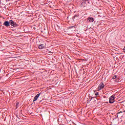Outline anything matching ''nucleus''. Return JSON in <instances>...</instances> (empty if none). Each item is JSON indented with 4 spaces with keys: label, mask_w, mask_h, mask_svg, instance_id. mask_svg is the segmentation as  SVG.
Wrapping results in <instances>:
<instances>
[{
    "label": "nucleus",
    "mask_w": 125,
    "mask_h": 125,
    "mask_svg": "<svg viewBox=\"0 0 125 125\" xmlns=\"http://www.w3.org/2000/svg\"><path fill=\"white\" fill-rule=\"evenodd\" d=\"M45 47V45L42 44L39 46V49H42Z\"/></svg>",
    "instance_id": "6"
},
{
    "label": "nucleus",
    "mask_w": 125,
    "mask_h": 125,
    "mask_svg": "<svg viewBox=\"0 0 125 125\" xmlns=\"http://www.w3.org/2000/svg\"><path fill=\"white\" fill-rule=\"evenodd\" d=\"M115 102V96L112 95L109 98V103L112 104Z\"/></svg>",
    "instance_id": "3"
},
{
    "label": "nucleus",
    "mask_w": 125,
    "mask_h": 125,
    "mask_svg": "<svg viewBox=\"0 0 125 125\" xmlns=\"http://www.w3.org/2000/svg\"><path fill=\"white\" fill-rule=\"evenodd\" d=\"M123 51H124V52H125V47L124 48Z\"/></svg>",
    "instance_id": "12"
},
{
    "label": "nucleus",
    "mask_w": 125,
    "mask_h": 125,
    "mask_svg": "<svg viewBox=\"0 0 125 125\" xmlns=\"http://www.w3.org/2000/svg\"><path fill=\"white\" fill-rule=\"evenodd\" d=\"M74 27V26H72L71 28H73Z\"/></svg>",
    "instance_id": "14"
},
{
    "label": "nucleus",
    "mask_w": 125,
    "mask_h": 125,
    "mask_svg": "<svg viewBox=\"0 0 125 125\" xmlns=\"http://www.w3.org/2000/svg\"><path fill=\"white\" fill-rule=\"evenodd\" d=\"M87 21L90 22H93V21H94V19L92 17H89L87 19Z\"/></svg>",
    "instance_id": "5"
},
{
    "label": "nucleus",
    "mask_w": 125,
    "mask_h": 125,
    "mask_svg": "<svg viewBox=\"0 0 125 125\" xmlns=\"http://www.w3.org/2000/svg\"><path fill=\"white\" fill-rule=\"evenodd\" d=\"M117 78V76H113V77L112 78L113 80H115V79Z\"/></svg>",
    "instance_id": "9"
},
{
    "label": "nucleus",
    "mask_w": 125,
    "mask_h": 125,
    "mask_svg": "<svg viewBox=\"0 0 125 125\" xmlns=\"http://www.w3.org/2000/svg\"><path fill=\"white\" fill-rule=\"evenodd\" d=\"M19 103L18 102V103L16 104V107L17 108H18V106H19Z\"/></svg>",
    "instance_id": "8"
},
{
    "label": "nucleus",
    "mask_w": 125,
    "mask_h": 125,
    "mask_svg": "<svg viewBox=\"0 0 125 125\" xmlns=\"http://www.w3.org/2000/svg\"><path fill=\"white\" fill-rule=\"evenodd\" d=\"M9 24H10L11 26H13V27H17V24H16V23H15L12 20L10 21L9 22L8 21H5L4 22L3 25L6 26V27H8V26H9Z\"/></svg>",
    "instance_id": "1"
},
{
    "label": "nucleus",
    "mask_w": 125,
    "mask_h": 125,
    "mask_svg": "<svg viewBox=\"0 0 125 125\" xmlns=\"http://www.w3.org/2000/svg\"><path fill=\"white\" fill-rule=\"evenodd\" d=\"M95 95H96V96H97V95H98V93H96L95 94Z\"/></svg>",
    "instance_id": "11"
},
{
    "label": "nucleus",
    "mask_w": 125,
    "mask_h": 125,
    "mask_svg": "<svg viewBox=\"0 0 125 125\" xmlns=\"http://www.w3.org/2000/svg\"><path fill=\"white\" fill-rule=\"evenodd\" d=\"M7 1H9V0H6Z\"/></svg>",
    "instance_id": "13"
},
{
    "label": "nucleus",
    "mask_w": 125,
    "mask_h": 125,
    "mask_svg": "<svg viewBox=\"0 0 125 125\" xmlns=\"http://www.w3.org/2000/svg\"><path fill=\"white\" fill-rule=\"evenodd\" d=\"M40 95H41V93L36 95V96L34 98L33 101H37V100H38V98H39V97H40Z\"/></svg>",
    "instance_id": "4"
},
{
    "label": "nucleus",
    "mask_w": 125,
    "mask_h": 125,
    "mask_svg": "<svg viewBox=\"0 0 125 125\" xmlns=\"http://www.w3.org/2000/svg\"><path fill=\"white\" fill-rule=\"evenodd\" d=\"M104 83H101L99 84V86L98 87V90H101V89L104 88Z\"/></svg>",
    "instance_id": "2"
},
{
    "label": "nucleus",
    "mask_w": 125,
    "mask_h": 125,
    "mask_svg": "<svg viewBox=\"0 0 125 125\" xmlns=\"http://www.w3.org/2000/svg\"><path fill=\"white\" fill-rule=\"evenodd\" d=\"M81 5H82V6H83V7H84V6H85V1H83V2L81 3Z\"/></svg>",
    "instance_id": "7"
},
{
    "label": "nucleus",
    "mask_w": 125,
    "mask_h": 125,
    "mask_svg": "<svg viewBox=\"0 0 125 125\" xmlns=\"http://www.w3.org/2000/svg\"><path fill=\"white\" fill-rule=\"evenodd\" d=\"M125 112V110L123 111V112L122 111H120L118 113V114H120V113H124Z\"/></svg>",
    "instance_id": "10"
}]
</instances>
